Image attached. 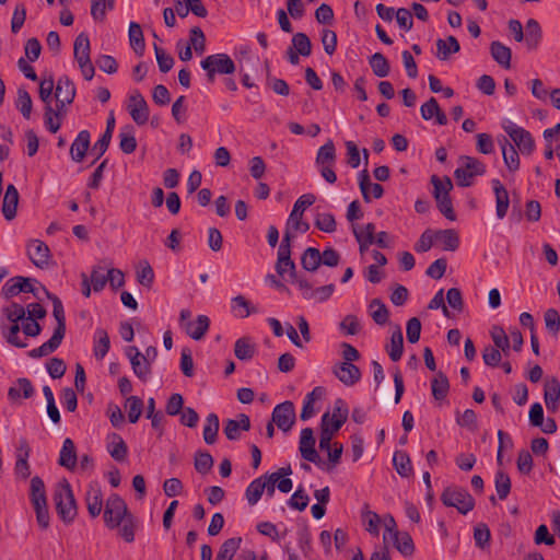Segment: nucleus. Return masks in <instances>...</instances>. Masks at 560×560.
<instances>
[{
  "label": "nucleus",
  "instance_id": "nucleus-1",
  "mask_svg": "<svg viewBox=\"0 0 560 560\" xmlns=\"http://www.w3.org/2000/svg\"><path fill=\"white\" fill-rule=\"evenodd\" d=\"M104 522L109 529H117L118 535L126 541L135 540L136 530L139 527L138 518L128 510L124 499L117 493H112L105 503Z\"/></svg>",
  "mask_w": 560,
  "mask_h": 560
},
{
  "label": "nucleus",
  "instance_id": "nucleus-2",
  "mask_svg": "<svg viewBox=\"0 0 560 560\" xmlns=\"http://www.w3.org/2000/svg\"><path fill=\"white\" fill-rule=\"evenodd\" d=\"M45 292L48 299L52 302V315L57 322V326L48 341L28 352V355L33 359L47 357L52 353L59 348L66 335V316L63 305L58 296L49 293L48 291Z\"/></svg>",
  "mask_w": 560,
  "mask_h": 560
},
{
  "label": "nucleus",
  "instance_id": "nucleus-3",
  "mask_svg": "<svg viewBox=\"0 0 560 560\" xmlns=\"http://www.w3.org/2000/svg\"><path fill=\"white\" fill-rule=\"evenodd\" d=\"M54 501L59 517L65 523H71L77 515V504L70 483L67 480L58 483Z\"/></svg>",
  "mask_w": 560,
  "mask_h": 560
},
{
  "label": "nucleus",
  "instance_id": "nucleus-4",
  "mask_svg": "<svg viewBox=\"0 0 560 560\" xmlns=\"http://www.w3.org/2000/svg\"><path fill=\"white\" fill-rule=\"evenodd\" d=\"M206 71L208 82H214L217 74H232L235 72V63L226 54H214L207 56L200 62Z\"/></svg>",
  "mask_w": 560,
  "mask_h": 560
},
{
  "label": "nucleus",
  "instance_id": "nucleus-5",
  "mask_svg": "<svg viewBox=\"0 0 560 560\" xmlns=\"http://www.w3.org/2000/svg\"><path fill=\"white\" fill-rule=\"evenodd\" d=\"M486 166L479 160L471 156H460L459 166L455 170L454 176L460 187H469L476 176L483 175Z\"/></svg>",
  "mask_w": 560,
  "mask_h": 560
},
{
  "label": "nucleus",
  "instance_id": "nucleus-6",
  "mask_svg": "<svg viewBox=\"0 0 560 560\" xmlns=\"http://www.w3.org/2000/svg\"><path fill=\"white\" fill-rule=\"evenodd\" d=\"M315 199L316 198L313 194H304L298 198L287 221L285 231H290L292 233H305L308 231L310 224L303 221V213L306 208L315 202Z\"/></svg>",
  "mask_w": 560,
  "mask_h": 560
},
{
  "label": "nucleus",
  "instance_id": "nucleus-7",
  "mask_svg": "<svg viewBox=\"0 0 560 560\" xmlns=\"http://www.w3.org/2000/svg\"><path fill=\"white\" fill-rule=\"evenodd\" d=\"M441 501L446 506L457 509L462 514H467L475 506V500L469 492L458 487L446 488L441 495Z\"/></svg>",
  "mask_w": 560,
  "mask_h": 560
},
{
  "label": "nucleus",
  "instance_id": "nucleus-8",
  "mask_svg": "<svg viewBox=\"0 0 560 560\" xmlns=\"http://www.w3.org/2000/svg\"><path fill=\"white\" fill-rule=\"evenodd\" d=\"M502 127L522 154H532L535 149V141L527 130L510 120L504 121Z\"/></svg>",
  "mask_w": 560,
  "mask_h": 560
},
{
  "label": "nucleus",
  "instance_id": "nucleus-9",
  "mask_svg": "<svg viewBox=\"0 0 560 560\" xmlns=\"http://www.w3.org/2000/svg\"><path fill=\"white\" fill-rule=\"evenodd\" d=\"M272 422L283 432H289L295 422V407L290 400H285L273 408Z\"/></svg>",
  "mask_w": 560,
  "mask_h": 560
},
{
  "label": "nucleus",
  "instance_id": "nucleus-10",
  "mask_svg": "<svg viewBox=\"0 0 560 560\" xmlns=\"http://www.w3.org/2000/svg\"><path fill=\"white\" fill-rule=\"evenodd\" d=\"M127 109L137 125H144L149 119V106L142 94L135 90L128 98Z\"/></svg>",
  "mask_w": 560,
  "mask_h": 560
},
{
  "label": "nucleus",
  "instance_id": "nucleus-11",
  "mask_svg": "<svg viewBox=\"0 0 560 560\" xmlns=\"http://www.w3.org/2000/svg\"><path fill=\"white\" fill-rule=\"evenodd\" d=\"M34 279L25 278L22 276H16L9 279L4 285L2 287V295L5 299L13 298L18 295L20 292H31L33 294L36 293V288L34 287Z\"/></svg>",
  "mask_w": 560,
  "mask_h": 560
},
{
  "label": "nucleus",
  "instance_id": "nucleus-12",
  "mask_svg": "<svg viewBox=\"0 0 560 560\" xmlns=\"http://www.w3.org/2000/svg\"><path fill=\"white\" fill-rule=\"evenodd\" d=\"M300 453L301 456L317 466H320L322 460L315 450V438L311 428H305L301 431L300 438Z\"/></svg>",
  "mask_w": 560,
  "mask_h": 560
},
{
  "label": "nucleus",
  "instance_id": "nucleus-13",
  "mask_svg": "<svg viewBox=\"0 0 560 560\" xmlns=\"http://www.w3.org/2000/svg\"><path fill=\"white\" fill-rule=\"evenodd\" d=\"M298 288L305 300H314L317 303L327 301L335 291L334 283L313 289L312 284L305 279L304 281H299Z\"/></svg>",
  "mask_w": 560,
  "mask_h": 560
},
{
  "label": "nucleus",
  "instance_id": "nucleus-14",
  "mask_svg": "<svg viewBox=\"0 0 560 560\" xmlns=\"http://www.w3.org/2000/svg\"><path fill=\"white\" fill-rule=\"evenodd\" d=\"M27 256L31 261L38 268L48 266L50 258L49 247L39 240H32L26 246Z\"/></svg>",
  "mask_w": 560,
  "mask_h": 560
},
{
  "label": "nucleus",
  "instance_id": "nucleus-15",
  "mask_svg": "<svg viewBox=\"0 0 560 560\" xmlns=\"http://www.w3.org/2000/svg\"><path fill=\"white\" fill-rule=\"evenodd\" d=\"M334 375L346 386H353L361 380V371L353 363L340 362L332 368Z\"/></svg>",
  "mask_w": 560,
  "mask_h": 560
},
{
  "label": "nucleus",
  "instance_id": "nucleus-16",
  "mask_svg": "<svg viewBox=\"0 0 560 560\" xmlns=\"http://www.w3.org/2000/svg\"><path fill=\"white\" fill-rule=\"evenodd\" d=\"M74 96L75 88L73 82L68 77L59 78L55 91L58 110H62L66 105L71 104Z\"/></svg>",
  "mask_w": 560,
  "mask_h": 560
},
{
  "label": "nucleus",
  "instance_id": "nucleus-17",
  "mask_svg": "<svg viewBox=\"0 0 560 560\" xmlns=\"http://www.w3.org/2000/svg\"><path fill=\"white\" fill-rule=\"evenodd\" d=\"M127 355L130 359L133 373L142 381H147L151 375V364L147 358L142 359V353L136 347L127 349Z\"/></svg>",
  "mask_w": 560,
  "mask_h": 560
},
{
  "label": "nucleus",
  "instance_id": "nucleus-18",
  "mask_svg": "<svg viewBox=\"0 0 560 560\" xmlns=\"http://www.w3.org/2000/svg\"><path fill=\"white\" fill-rule=\"evenodd\" d=\"M359 186L362 192L363 199L366 202L371 201V196L378 199L383 196L384 189L377 183H372L368 170H363L359 175Z\"/></svg>",
  "mask_w": 560,
  "mask_h": 560
},
{
  "label": "nucleus",
  "instance_id": "nucleus-19",
  "mask_svg": "<svg viewBox=\"0 0 560 560\" xmlns=\"http://www.w3.org/2000/svg\"><path fill=\"white\" fill-rule=\"evenodd\" d=\"M106 450L116 462H124L128 455L127 444L117 433H109L107 435Z\"/></svg>",
  "mask_w": 560,
  "mask_h": 560
},
{
  "label": "nucleus",
  "instance_id": "nucleus-20",
  "mask_svg": "<svg viewBox=\"0 0 560 560\" xmlns=\"http://www.w3.org/2000/svg\"><path fill=\"white\" fill-rule=\"evenodd\" d=\"M544 399L549 411L556 412L560 400V383L556 377L546 380Z\"/></svg>",
  "mask_w": 560,
  "mask_h": 560
},
{
  "label": "nucleus",
  "instance_id": "nucleus-21",
  "mask_svg": "<svg viewBox=\"0 0 560 560\" xmlns=\"http://www.w3.org/2000/svg\"><path fill=\"white\" fill-rule=\"evenodd\" d=\"M492 188L495 195V213L498 219H503L506 215L510 198L506 188L499 179H492Z\"/></svg>",
  "mask_w": 560,
  "mask_h": 560
},
{
  "label": "nucleus",
  "instance_id": "nucleus-22",
  "mask_svg": "<svg viewBox=\"0 0 560 560\" xmlns=\"http://www.w3.org/2000/svg\"><path fill=\"white\" fill-rule=\"evenodd\" d=\"M19 198L20 196L16 187L13 184L8 185L2 202V213L9 221L14 219L16 215Z\"/></svg>",
  "mask_w": 560,
  "mask_h": 560
},
{
  "label": "nucleus",
  "instance_id": "nucleus-23",
  "mask_svg": "<svg viewBox=\"0 0 560 560\" xmlns=\"http://www.w3.org/2000/svg\"><path fill=\"white\" fill-rule=\"evenodd\" d=\"M91 136L88 130H82L78 133L77 138L70 147L71 159L79 163L81 162L90 147Z\"/></svg>",
  "mask_w": 560,
  "mask_h": 560
},
{
  "label": "nucleus",
  "instance_id": "nucleus-24",
  "mask_svg": "<svg viewBox=\"0 0 560 560\" xmlns=\"http://www.w3.org/2000/svg\"><path fill=\"white\" fill-rule=\"evenodd\" d=\"M210 326V319L206 315H198L196 320L187 322L184 324L186 334L195 339L200 340L203 338Z\"/></svg>",
  "mask_w": 560,
  "mask_h": 560
},
{
  "label": "nucleus",
  "instance_id": "nucleus-25",
  "mask_svg": "<svg viewBox=\"0 0 560 560\" xmlns=\"http://www.w3.org/2000/svg\"><path fill=\"white\" fill-rule=\"evenodd\" d=\"M420 113L424 120H430L435 117V120L440 126L447 124V117L441 110L438 101L434 97H431L428 102L421 105Z\"/></svg>",
  "mask_w": 560,
  "mask_h": 560
},
{
  "label": "nucleus",
  "instance_id": "nucleus-26",
  "mask_svg": "<svg viewBox=\"0 0 560 560\" xmlns=\"http://www.w3.org/2000/svg\"><path fill=\"white\" fill-rule=\"evenodd\" d=\"M77 460L78 457L74 443L70 438H67L62 443L58 463L60 466L69 470H73L77 466Z\"/></svg>",
  "mask_w": 560,
  "mask_h": 560
},
{
  "label": "nucleus",
  "instance_id": "nucleus-27",
  "mask_svg": "<svg viewBox=\"0 0 560 560\" xmlns=\"http://www.w3.org/2000/svg\"><path fill=\"white\" fill-rule=\"evenodd\" d=\"M30 447L26 441L21 442L20 453L18 454L14 472L16 478L26 480L31 476V467L28 465Z\"/></svg>",
  "mask_w": 560,
  "mask_h": 560
},
{
  "label": "nucleus",
  "instance_id": "nucleus-28",
  "mask_svg": "<svg viewBox=\"0 0 560 560\" xmlns=\"http://www.w3.org/2000/svg\"><path fill=\"white\" fill-rule=\"evenodd\" d=\"M85 501L90 515L92 517L98 516L103 508V493L97 485L90 486Z\"/></svg>",
  "mask_w": 560,
  "mask_h": 560
},
{
  "label": "nucleus",
  "instance_id": "nucleus-29",
  "mask_svg": "<svg viewBox=\"0 0 560 560\" xmlns=\"http://www.w3.org/2000/svg\"><path fill=\"white\" fill-rule=\"evenodd\" d=\"M490 54L492 58L504 69L511 68V58L512 52L511 49L503 45L499 40H494L490 45Z\"/></svg>",
  "mask_w": 560,
  "mask_h": 560
},
{
  "label": "nucleus",
  "instance_id": "nucleus-30",
  "mask_svg": "<svg viewBox=\"0 0 560 560\" xmlns=\"http://www.w3.org/2000/svg\"><path fill=\"white\" fill-rule=\"evenodd\" d=\"M459 49L458 40L452 35L446 39L439 38L436 40V57L440 60H447L452 54L458 52Z\"/></svg>",
  "mask_w": 560,
  "mask_h": 560
},
{
  "label": "nucleus",
  "instance_id": "nucleus-31",
  "mask_svg": "<svg viewBox=\"0 0 560 560\" xmlns=\"http://www.w3.org/2000/svg\"><path fill=\"white\" fill-rule=\"evenodd\" d=\"M502 155L505 166L510 172H516L520 168V155L514 145L509 143L508 139L500 141Z\"/></svg>",
  "mask_w": 560,
  "mask_h": 560
},
{
  "label": "nucleus",
  "instance_id": "nucleus-32",
  "mask_svg": "<svg viewBox=\"0 0 560 560\" xmlns=\"http://www.w3.org/2000/svg\"><path fill=\"white\" fill-rule=\"evenodd\" d=\"M324 394L325 388L322 386H317L305 396L303 401V408L300 415L303 421L311 419L315 415L314 402L315 400L322 398Z\"/></svg>",
  "mask_w": 560,
  "mask_h": 560
},
{
  "label": "nucleus",
  "instance_id": "nucleus-33",
  "mask_svg": "<svg viewBox=\"0 0 560 560\" xmlns=\"http://www.w3.org/2000/svg\"><path fill=\"white\" fill-rule=\"evenodd\" d=\"M90 39L85 33H81L77 36L73 45V56L78 63L86 62L90 58Z\"/></svg>",
  "mask_w": 560,
  "mask_h": 560
},
{
  "label": "nucleus",
  "instance_id": "nucleus-34",
  "mask_svg": "<svg viewBox=\"0 0 560 560\" xmlns=\"http://www.w3.org/2000/svg\"><path fill=\"white\" fill-rule=\"evenodd\" d=\"M389 540L401 555L411 556L413 553V541L407 532H397L389 537Z\"/></svg>",
  "mask_w": 560,
  "mask_h": 560
},
{
  "label": "nucleus",
  "instance_id": "nucleus-35",
  "mask_svg": "<svg viewBox=\"0 0 560 560\" xmlns=\"http://www.w3.org/2000/svg\"><path fill=\"white\" fill-rule=\"evenodd\" d=\"M34 394V387L28 378H19L13 386L9 388L8 396L15 400L20 397L30 398Z\"/></svg>",
  "mask_w": 560,
  "mask_h": 560
},
{
  "label": "nucleus",
  "instance_id": "nucleus-36",
  "mask_svg": "<svg viewBox=\"0 0 560 560\" xmlns=\"http://www.w3.org/2000/svg\"><path fill=\"white\" fill-rule=\"evenodd\" d=\"M542 33L539 23L529 19L526 23V35H524V40L529 50L536 49L540 43Z\"/></svg>",
  "mask_w": 560,
  "mask_h": 560
},
{
  "label": "nucleus",
  "instance_id": "nucleus-37",
  "mask_svg": "<svg viewBox=\"0 0 560 560\" xmlns=\"http://www.w3.org/2000/svg\"><path fill=\"white\" fill-rule=\"evenodd\" d=\"M362 523L365 529L373 536H378L382 520L380 515L370 510L369 504H364L361 512Z\"/></svg>",
  "mask_w": 560,
  "mask_h": 560
},
{
  "label": "nucleus",
  "instance_id": "nucleus-38",
  "mask_svg": "<svg viewBox=\"0 0 560 560\" xmlns=\"http://www.w3.org/2000/svg\"><path fill=\"white\" fill-rule=\"evenodd\" d=\"M386 350L392 361L397 362L400 360L404 352V337L399 327H396L393 331L390 342L386 346Z\"/></svg>",
  "mask_w": 560,
  "mask_h": 560
},
{
  "label": "nucleus",
  "instance_id": "nucleus-39",
  "mask_svg": "<svg viewBox=\"0 0 560 560\" xmlns=\"http://www.w3.org/2000/svg\"><path fill=\"white\" fill-rule=\"evenodd\" d=\"M256 352L255 343L248 337H242L235 341L234 354L238 360L248 361Z\"/></svg>",
  "mask_w": 560,
  "mask_h": 560
},
{
  "label": "nucleus",
  "instance_id": "nucleus-40",
  "mask_svg": "<svg viewBox=\"0 0 560 560\" xmlns=\"http://www.w3.org/2000/svg\"><path fill=\"white\" fill-rule=\"evenodd\" d=\"M110 348V340L107 331L103 328H97L94 334V348L93 352L96 359H103Z\"/></svg>",
  "mask_w": 560,
  "mask_h": 560
},
{
  "label": "nucleus",
  "instance_id": "nucleus-41",
  "mask_svg": "<svg viewBox=\"0 0 560 560\" xmlns=\"http://www.w3.org/2000/svg\"><path fill=\"white\" fill-rule=\"evenodd\" d=\"M128 35H129L130 46L132 47L135 52L138 56H142L144 52V49H145V44H144L143 32H142L141 26L136 22H131L129 25Z\"/></svg>",
  "mask_w": 560,
  "mask_h": 560
},
{
  "label": "nucleus",
  "instance_id": "nucleus-42",
  "mask_svg": "<svg viewBox=\"0 0 560 560\" xmlns=\"http://www.w3.org/2000/svg\"><path fill=\"white\" fill-rule=\"evenodd\" d=\"M220 428L219 417L215 413H209L203 425L202 436L208 445H212L217 441Z\"/></svg>",
  "mask_w": 560,
  "mask_h": 560
},
{
  "label": "nucleus",
  "instance_id": "nucleus-43",
  "mask_svg": "<svg viewBox=\"0 0 560 560\" xmlns=\"http://www.w3.org/2000/svg\"><path fill=\"white\" fill-rule=\"evenodd\" d=\"M349 409L346 401L341 398L335 400L334 411L329 413V423L334 422V430H339L348 418Z\"/></svg>",
  "mask_w": 560,
  "mask_h": 560
},
{
  "label": "nucleus",
  "instance_id": "nucleus-44",
  "mask_svg": "<svg viewBox=\"0 0 560 560\" xmlns=\"http://www.w3.org/2000/svg\"><path fill=\"white\" fill-rule=\"evenodd\" d=\"M276 271L282 278H284L285 275H288L290 281L298 287H299V281H304L303 278L298 276L296 266L291 258L284 259V260H277Z\"/></svg>",
  "mask_w": 560,
  "mask_h": 560
},
{
  "label": "nucleus",
  "instance_id": "nucleus-45",
  "mask_svg": "<svg viewBox=\"0 0 560 560\" xmlns=\"http://www.w3.org/2000/svg\"><path fill=\"white\" fill-rule=\"evenodd\" d=\"M393 464L400 477L407 478L412 475L411 460L404 451H396L393 456Z\"/></svg>",
  "mask_w": 560,
  "mask_h": 560
},
{
  "label": "nucleus",
  "instance_id": "nucleus-46",
  "mask_svg": "<svg viewBox=\"0 0 560 560\" xmlns=\"http://www.w3.org/2000/svg\"><path fill=\"white\" fill-rule=\"evenodd\" d=\"M301 265L306 271H316L322 265L320 252L315 247L306 248L302 254Z\"/></svg>",
  "mask_w": 560,
  "mask_h": 560
},
{
  "label": "nucleus",
  "instance_id": "nucleus-47",
  "mask_svg": "<svg viewBox=\"0 0 560 560\" xmlns=\"http://www.w3.org/2000/svg\"><path fill=\"white\" fill-rule=\"evenodd\" d=\"M337 431L329 427V412H325L320 423L319 448L322 451H329L332 436Z\"/></svg>",
  "mask_w": 560,
  "mask_h": 560
},
{
  "label": "nucleus",
  "instance_id": "nucleus-48",
  "mask_svg": "<svg viewBox=\"0 0 560 560\" xmlns=\"http://www.w3.org/2000/svg\"><path fill=\"white\" fill-rule=\"evenodd\" d=\"M450 389V383L446 375L438 372L431 382L432 395L436 400H442L446 397Z\"/></svg>",
  "mask_w": 560,
  "mask_h": 560
},
{
  "label": "nucleus",
  "instance_id": "nucleus-49",
  "mask_svg": "<svg viewBox=\"0 0 560 560\" xmlns=\"http://www.w3.org/2000/svg\"><path fill=\"white\" fill-rule=\"evenodd\" d=\"M30 499L33 505L47 503L45 485L38 476L31 479Z\"/></svg>",
  "mask_w": 560,
  "mask_h": 560
},
{
  "label": "nucleus",
  "instance_id": "nucleus-50",
  "mask_svg": "<svg viewBox=\"0 0 560 560\" xmlns=\"http://www.w3.org/2000/svg\"><path fill=\"white\" fill-rule=\"evenodd\" d=\"M115 7V0H91V15L94 21L103 22L107 11Z\"/></svg>",
  "mask_w": 560,
  "mask_h": 560
},
{
  "label": "nucleus",
  "instance_id": "nucleus-51",
  "mask_svg": "<svg viewBox=\"0 0 560 560\" xmlns=\"http://www.w3.org/2000/svg\"><path fill=\"white\" fill-rule=\"evenodd\" d=\"M242 542L241 537H233L226 539L220 547L215 560H232Z\"/></svg>",
  "mask_w": 560,
  "mask_h": 560
},
{
  "label": "nucleus",
  "instance_id": "nucleus-52",
  "mask_svg": "<svg viewBox=\"0 0 560 560\" xmlns=\"http://www.w3.org/2000/svg\"><path fill=\"white\" fill-rule=\"evenodd\" d=\"M231 303H232V312L234 313V315L236 317L246 318L252 313L257 312V310L255 307L250 306V303L243 295L234 296L232 299Z\"/></svg>",
  "mask_w": 560,
  "mask_h": 560
},
{
  "label": "nucleus",
  "instance_id": "nucleus-53",
  "mask_svg": "<svg viewBox=\"0 0 560 560\" xmlns=\"http://www.w3.org/2000/svg\"><path fill=\"white\" fill-rule=\"evenodd\" d=\"M264 477L254 479L246 488V499L249 505H255L265 491Z\"/></svg>",
  "mask_w": 560,
  "mask_h": 560
},
{
  "label": "nucleus",
  "instance_id": "nucleus-54",
  "mask_svg": "<svg viewBox=\"0 0 560 560\" xmlns=\"http://www.w3.org/2000/svg\"><path fill=\"white\" fill-rule=\"evenodd\" d=\"M370 66L373 73L378 78H385L388 75L390 67L387 59L381 52H375L370 58Z\"/></svg>",
  "mask_w": 560,
  "mask_h": 560
},
{
  "label": "nucleus",
  "instance_id": "nucleus-55",
  "mask_svg": "<svg viewBox=\"0 0 560 560\" xmlns=\"http://www.w3.org/2000/svg\"><path fill=\"white\" fill-rule=\"evenodd\" d=\"M119 148L124 153L130 154L136 150L137 140L132 127L129 126L121 129L119 132Z\"/></svg>",
  "mask_w": 560,
  "mask_h": 560
},
{
  "label": "nucleus",
  "instance_id": "nucleus-56",
  "mask_svg": "<svg viewBox=\"0 0 560 560\" xmlns=\"http://www.w3.org/2000/svg\"><path fill=\"white\" fill-rule=\"evenodd\" d=\"M435 237L441 241L445 250L454 252L459 246V238L454 230H440L435 233Z\"/></svg>",
  "mask_w": 560,
  "mask_h": 560
},
{
  "label": "nucleus",
  "instance_id": "nucleus-57",
  "mask_svg": "<svg viewBox=\"0 0 560 560\" xmlns=\"http://www.w3.org/2000/svg\"><path fill=\"white\" fill-rule=\"evenodd\" d=\"M336 160V149L335 144L331 140H328L324 145H322L316 155V164L317 165H326L334 164Z\"/></svg>",
  "mask_w": 560,
  "mask_h": 560
},
{
  "label": "nucleus",
  "instance_id": "nucleus-58",
  "mask_svg": "<svg viewBox=\"0 0 560 560\" xmlns=\"http://www.w3.org/2000/svg\"><path fill=\"white\" fill-rule=\"evenodd\" d=\"M187 45H190V49H194L198 55H202L206 51V36L200 27L195 26L189 31V42Z\"/></svg>",
  "mask_w": 560,
  "mask_h": 560
},
{
  "label": "nucleus",
  "instance_id": "nucleus-59",
  "mask_svg": "<svg viewBox=\"0 0 560 560\" xmlns=\"http://www.w3.org/2000/svg\"><path fill=\"white\" fill-rule=\"evenodd\" d=\"M431 182L433 184V196L435 199L450 196V191L453 188L450 177L440 179L436 175H433Z\"/></svg>",
  "mask_w": 560,
  "mask_h": 560
},
{
  "label": "nucleus",
  "instance_id": "nucleus-60",
  "mask_svg": "<svg viewBox=\"0 0 560 560\" xmlns=\"http://www.w3.org/2000/svg\"><path fill=\"white\" fill-rule=\"evenodd\" d=\"M292 48L301 56L307 57L312 52V43L306 34L296 33L292 37Z\"/></svg>",
  "mask_w": 560,
  "mask_h": 560
},
{
  "label": "nucleus",
  "instance_id": "nucleus-61",
  "mask_svg": "<svg viewBox=\"0 0 560 560\" xmlns=\"http://www.w3.org/2000/svg\"><path fill=\"white\" fill-rule=\"evenodd\" d=\"M213 458L210 453L206 451H198L195 454V469L205 475L209 472L213 466Z\"/></svg>",
  "mask_w": 560,
  "mask_h": 560
},
{
  "label": "nucleus",
  "instance_id": "nucleus-62",
  "mask_svg": "<svg viewBox=\"0 0 560 560\" xmlns=\"http://www.w3.org/2000/svg\"><path fill=\"white\" fill-rule=\"evenodd\" d=\"M495 490L500 500H504L508 498L511 491V480L510 477L503 471L498 470L495 474Z\"/></svg>",
  "mask_w": 560,
  "mask_h": 560
},
{
  "label": "nucleus",
  "instance_id": "nucleus-63",
  "mask_svg": "<svg viewBox=\"0 0 560 560\" xmlns=\"http://www.w3.org/2000/svg\"><path fill=\"white\" fill-rule=\"evenodd\" d=\"M315 226L325 232V233H332L336 231L337 224L335 217L331 213H317L315 218Z\"/></svg>",
  "mask_w": 560,
  "mask_h": 560
},
{
  "label": "nucleus",
  "instance_id": "nucleus-64",
  "mask_svg": "<svg viewBox=\"0 0 560 560\" xmlns=\"http://www.w3.org/2000/svg\"><path fill=\"white\" fill-rule=\"evenodd\" d=\"M370 308L372 310L371 316L378 325H384L388 320V310L380 300L375 299L371 302Z\"/></svg>",
  "mask_w": 560,
  "mask_h": 560
}]
</instances>
